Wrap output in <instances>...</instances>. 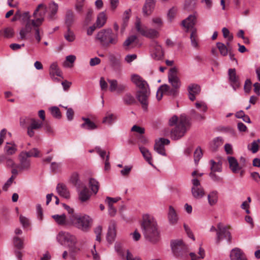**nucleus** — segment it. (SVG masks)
Masks as SVG:
<instances>
[{
	"label": "nucleus",
	"instance_id": "nucleus-1",
	"mask_svg": "<svg viewBox=\"0 0 260 260\" xmlns=\"http://www.w3.org/2000/svg\"><path fill=\"white\" fill-rule=\"evenodd\" d=\"M175 127L171 131V137L172 139L176 140L183 137L191 126L190 119L185 114H182L178 117L174 115L169 120V125Z\"/></svg>",
	"mask_w": 260,
	"mask_h": 260
},
{
	"label": "nucleus",
	"instance_id": "nucleus-2",
	"mask_svg": "<svg viewBox=\"0 0 260 260\" xmlns=\"http://www.w3.org/2000/svg\"><path fill=\"white\" fill-rule=\"evenodd\" d=\"M141 228L145 238L152 243H157L160 238V232L156 221L149 214L143 216Z\"/></svg>",
	"mask_w": 260,
	"mask_h": 260
},
{
	"label": "nucleus",
	"instance_id": "nucleus-3",
	"mask_svg": "<svg viewBox=\"0 0 260 260\" xmlns=\"http://www.w3.org/2000/svg\"><path fill=\"white\" fill-rule=\"evenodd\" d=\"M165 63L167 66L172 67L169 71L168 76L169 82L173 88H171L169 85L164 84V94L175 96L177 93V89L180 86L179 79L177 76L178 69L176 66H174V61L173 60L167 59L165 60Z\"/></svg>",
	"mask_w": 260,
	"mask_h": 260
},
{
	"label": "nucleus",
	"instance_id": "nucleus-4",
	"mask_svg": "<svg viewBox=\"0 0 260 260\" xmlns=\"http://www.w3.org/2000/svg\"><path fill=\"white\" fill-rule=\"evenodd\" d=\"M132 81L139 88V90L137 93V97L138 100L141 104L143 109L146 110L148 106V98L150 94L147 83L137 75H134L132 76Z\"/></svg>",
	"mask_w": 260,
	"mask_h": 260
},
{
	"label": "nucleus",
	"instance_id": "nucleus-5",
	"mask_svg": "<svg viewBox=\"0 0 260 260\" xmlns=\"http://www.w3.org/2000/svg\"><path fill=\"white\" fill-rule=\"evenodd\" d=\"M57 239L61 245H66L69 247L70 256L72 259H75V254L80 250V248L76 246V237L69 233L60 232L57 235Z\"/></svg>",
	"mask_w": 260,
	"mask_h": 260
},
{
	"label": "nucleus",
	"instance_id": "nucleus-6",
	"mask_svg": "<svg viewBox=\"0 0 260 260\" xmlns=\"http://www.w3.org/2000/svg\"><path fill=\"white\" fill-rule=\"evenodd\" d=\"M95 39L104 48H108L111 45H116L118 41L117 35L114 34L111 29L101 30L97 34Z\"/></svg>",
	"mask_w": 260,
	"mask_h": 260
},
{
	"label": "nucleus",
	"instance_id": "nucleus-7",
	"mask_svg": "<svg viewBox=\"0 0 260 260\" xmlns=\"http://www.w3.org/2000/svg\"><path fill=\"white\" fill-rule=\"evenodd\" d=\"M71 222L78 229L87 232L91 227L92 220L87 215H73L71 217Z\"/></svg>",
	"mask_w": 260,
	"mask_h": 260
},
{
	"label": "nucleus",
	"instance_id": "nucleus-8",
	"mask_svg": "<svg viewBox=\"0 0 260 260\" xmlns=\"http://www.w3.org/2000/svg\"><path fill=\"white\" fill-rule=\"evenodd\" d=\"M170 245L172 252L176 256L182 258L187 257L188 253V248L182 240H172L170 242Z\"/></svg>",
	"mask_w": 260,
	"mask_h": 260
},
{
	"label": "nucleus",
	"instance_id": "nucleus-9",
	"mask_svg": "<svg viewBox=\"0 0 260 260\" xmlns=\"http://www.w3.org/2000/svg\"><path fill=\"white\" fill-rule=\"evenodd\" d=\"M47 8L43 4H39L34 11L32 16L29 13L28 23L42 25L45 20Z\"/></svg>",
	"mask_w": 260,
	"mask_h": 260
},
{
	"label": "nucleus",
	"instance_id": "nucleus-10",
	"mask_svg": "<svg viewBox=\"0 0 260 260\" xmlns=\"http://www.w3.org/2000/svg\"><path fill=\"white\" fill-rule=\"evenodd\" d=\"M210 232H216V243L219 244L223 239H227L229 243L231 242V235L228 228L224 226L221 223H218L217 228L212 226L210 230Z\"/></svg>",
	"mask_w": 260,
	"mask_h": 260
},
{
	"label": "nucleus",
	"instance_id": "nucleus-11",
	"mask_svg": "<svg viewBox=\"0 0 260 260\" xmlns=\"http://www.w3.org/2000/svg\"><path fill=\"white\" fill-rule=\"evenodd\" d=\"M40 26L41 25L27 23L25 26L22 27L20 30V39H26V36L27 34L30 33L32 31H34L35 38L37 41L38 43H39L41 40L40 36Z\"/></svg>",
	"mask_w": 260,
	"mask_h": 260
},
{
	"label": "nucleus",
	"instance_id": "nucleus-12",
	"mask_svg": "<svg viewBox=\"0 0 260 260\" xmlns=\"http://www.w3.org/2000/svg\"><path fill=\"white\" fill-rule=\"evenodd\" d=\"M135 27L137 31L142 36L145 37L154 39L158 37L159 33L155 29L149 28L141 23L140 19L137 18L135 23Z\"/></svg>",
	"mask_w": 260,
	"mask_h": 260
},
{
	"label": "nucleus",
	"instance_id": "nucleus-13",
	"mask_svg": "<svg viewBox=\"0 0 260 260\" xmlns=\"http://www.w3.org/2000/svg\"><path fill=\"white\" fill-rule=\"evenodd\" d=\"M192 186L191 187V193L192 196L196 199H200L205 195V191L201 186L200 181L197 178H193L191 180Z\"/></svg>",
	"mask_w": 260,
	"mask_h": 260
},
{
	"label": "nucleus",
	"instance_id": "nucleus-14",
	"mask_svg": "<svg viewBox=\"0 0 260 260\" xmlns=\"http://www.w3.org/2000/svg\"><path fill=\"white\" fill-rule=\"evenodd\" d=\"M108 82L110 85L109 90L111 92H116L118 94H121L126 89L127 86L125 84L118 83L116 80L108 79Z\"/></svg>",
	"mask_w": 260,
	"mask_h": 260
},
{
	"label": "nucleus",
	"instance_id": "nucleus-15",
	"mask_svg": "<svg viewBox=\"0 0 260 260\" xmlns=\"http://www.w3.org/2000/svg\"><path fill=\"white\" fill-rule=\"evenodd\" d=\"M229 80L231 85L235 90L240 86L239 76L237 75L235 69H230L228 70Z\"/></svg>",
	"mask_w": 260,
	"mask_h": 260
},
{
	"label": "nucleus",
	"instance_id": "nucleus-16",
	"mask_svg": "<svg viewBox=\"0 0 260 260\" xmlns=\"http://www.w3.org/2000/svg\"><path fill=\"white\" fill-rule=\"evenodd\" d=\"M20 163L17 168L20 172L28 170L30 166V159L24 154L21 152L20 154Z\"/></svg>",
	"mask_w": 260,
	"mask_h": 260
},
{
	"label": "nucleus",
	"instance_id": "nucleus-17",
	"mask_svg": "<svg viewBox=\"0 0 260 260\" xmlns=\"http://www.w3.org/2000/svg\"><path fill=\"white\" fill-rule=\"evenodd\" d=\"M43 125L42 122H40L35 119H31L29 125L27 127V135L32 137L35 135V131L40 129Z\"/></svg>",
	"mask_w": 260,
	"mask_h": 260
},
{
	"label": "nucleus",
	"instance_id": "nucleus-18",
	"mask_svg": "<svg viewBox=\"0 0 260 260\" xmlns=\"http://www.w3.org/2000/svg\"><path fill=\"white\" fill-rule=\"evenodd\" d=\"M116 236V223L114 220L110 222L107 235V241L111 244L114 241Z\"/></svg>",
	"mask_w": 260,
	"mask_h": 260
},
{
	"label": "nucleus",
	"instance_id": "nucleus-19",
	"mask_svg": "<svg viewBox=\"0 0 260 260\" xmlns=\"http://www.w3.org/2000/svg\"><path fill=\"white\" fill-rule=\"evenodd\" d=\"M20 19L22 23L24 25V26H25L26 24L29 21V12H22L19 10H17L12 19V21L14 22Z\"/></svg>",
	"mask_w": 260,
	"mask_h": 260
},
{
	"label": "nucleus",
	"instance_id": "nucleus-20",
	"mask_svg": "<svg viewBox=\"0 0 260 260\" xmlns=\"http://www.w3.org/2000/svg\"><path fill=\"white\" fill-rule=\"evenodd\" d=\"M167 218L171 225H175L178 223L179 220L178 215L174 207L172 206H170L169 207Z\"/></svg>",
	"mask_w": 260,
	"mask_h": 260
},
{
	"label": "nucleus",
	"instance_id": "nucleus-21",
	"mask_svg": "<svg viewBox=\"0 0 260 260\" xmlns=\"http://www.w3.org/2000/svg\"><path fill=\"white\" fill-rule=\"evenodd\" d=\"M187 90L189 99L193 101L196 100V96L200 93L201 88L198 84H191L188 86Z\"/></svg>",
	"mask_w": 260,
	"mask_h": 260
},
{
	"label": "nucleus",
	"instance_id": "nucleus-22",
	"mask_svg": "<svg viewBox=\"0 0 260 260\" xmlns=\"http://www.w3.org/2000/svg\"><path fill=\"white\" fill-rule=\"evenodd\" d=\"M196 22V17L194 15H190L187 18L182 21V25L186 28L187 31L190 29L191 31L196 29L194 26Z\"/></svg>",
	"mask_w": 260,
	"mask_h": 260
},
{
	"label": "nucleus",
	"instance_id": "nucleus-23",
	"mask_svg": "<svg viewBox=\"0 0 260 260\" xmlns=\"http://www.w3.org/2000/svg\"><path fill=\"white\" fill-rule=\"evenodd\" d=\"M155 0H146L143 7V13L144 16H148L153 12L155 6Z\"/></svg>",
	"mask_w": 260,
	"mask_h": 260
},
{
	"label": "nucleus",
	"instance_id": "nucleus-24",
	"mask_svg": "<svg viewBox=\"0 0 260 260\" xmlns=\"http://www.w3.org/2000/svg\"><path fill=\"white\" fill-rule=\"evenodd\" d=\"M230 256L231 260H248L245 253L238 248L233 249Z\"/></svg>",
	"mask_w": 260,
	"mask_h": 260
},
{
	"label": "nucleus",
	"instance_id": "nucleus-25",
	"mask_svg": "<svg viewBox=\"0 0 260 260\" xmlns=\"http://www.w3.org/2000/svg\"><path fill=\"white\" fill-rule=\"evenodd\" d=\"M77 189L79 190V198L81 202H85L89 199L90 197V192L85 184L80 186V188Z\"/></svg>",
	"mask_w": 260,
	"mask_h": 260
},
{
	"label": "nucleus",
	"instance_id": "nucleus-26",
	"mask_svg": "<svg viewBox=\"0 0 260 260\" xmlns=\"http://www.w3.org/2000/svg\"><path fill=\"white\" fill-rule=\"evenodd\" d=\"M109 59L113 69L116 72H120L122 69L121 59L114 54H110L109 56Z\"/></svg>",
	"mask_w": 260,
	"mask_h": 260
},
{
	"label": "nucleus",
	"instance_id": "nucleus-27",
	"mask_svg": "<svg viewBox=\"0 0 260 260\" xmlns=\"http://www.w3.org/2000/svg\"><path fill=\"white\" fill-rule=\"evenodd\" d=\"M56 190L58 194L61 197L66 199L70 198V191L64 184L62 183H58L56 186Z\"/></svg>",
	"mask_w": 260,
	"mask_h": 260
},
{
	"label": "nucleus",
	"instance_id": "nucleus-28",
	"mask_svg": "<svg viewBox=\"0 0 260 260\" xmlns=\"http://www.w3.org/2000/svg\"><path fill=\"white\" fill-rule=\"evenodd\" d=\"M154 50L152 53V57L155 60H161L162 56V48L158 42H154L153 43Z\"/></svg>",
	"mask_w": 260,
	"mask_h": 260
},
{
	"label": "nucleus",
	"instance_id": "nucleus-29",
	"mask_svg": "<svg viewBox=\"0 0 260 260\" xmlns=\"http://www.w3.org/2000/svg\"><path fill=\"white\" fill-rule=\"evenodd\" d=\"M58 6L55 2H52L49 5L48 19L54 20L57 19L56 13L58 11Z\"/></svg>",
	"mask_w": 260,
	"mask_h": 260
},
{
	"label": "nucleus",
	"instance_id": "nucleus-30",
	"mask_svg": "<svg viewBox=\"0 0 260 260\" xmlns=\"http://www.w3.org/2000/svg\"><path fill=\"white\" fill-rule=\"evenodd\" d=\"M228 160L229 163L230 168L233 173H237L242 169V166L239 165L237 159L234 157L229 156Z\"/></svg>",
	"mask_w": 260,
	"mask_h": 260
},
{
	"label": "nucleus",
	"instance_id": "nucleus-31",
	"mask_svg": "<svg viewBox=\"0 0 260 260\" xmlns=\"http://www.w3.org/2000/svg\"><path fill=\"white\" fill-rule=\"evenodd\" d=\"M82 119L84 121V122L81 125V128L88 131H92L97 128V125L89 118L82 117Z\"/></svg>",
	"mask_w": 260,
	"mask_h": 260
},
{
	"label": "nucleus",
	"instance_id": "nucleus-32",
	"mask_svg": "<svg viewBox=\"0 0 260 260\" xmlns=\"http://www.w3.org/2000/svg\"><path fill=\"white\" fill-rule=\"evenodd\" d=\"M139 40L136 35L129 36L123 43V46L125 49H128L130 46L134 47L138 43Z\"/></svg>",
	"mask_w": 260,
	"mask_h": 260
},
{
	"label": "nucleus",
	"instance_id": "nucleus-33",
	"mask_svg": "<svg viewBox=\"0 0 260 260\" xmlns=\"http://www.w3.org/2000/svg\"><path fill=\"white\" fill-rule=\"evenodd\" d=\"M62 73L58 67L57 62H54L52 63L49 68V75L50 77L57 76L58 77H61Z\"/></svg>",
	"mask_w": 260,
	"mask_h": 260
},
{
	"label": "nucleus",
	"instance_id": "nucleus-34",
	"mask_svg": "<svg viewBox=\"0 0 260 260\" xmlns=\"http://www.w3.org/2000/svg\"><path fill=\"white\" fill-rule=\"evenodd\" d=\"M75 20V14L73 11L68 10L66 12L65 16V24L67 27H71Z\"/></svg>",
	"mask_w": 260,
	"mask_h": 260
},
{
	"label": "nucleus",
	"instance_id": "nucleus-35",
	"mask_svg": "<svg viewBox=\"0 0 260 260\" xmlns=\"http://www.w3.org/2000/svg\"><path fill=\"white\" fill-rule=\"evenodd\" d=\"M14 34V29L11 27H6L0 30V37H3L6 39L13 38Z\"/></svg>",
	"mask_w": 260,
	"mask_h": 260
},
{
	"label": "nucleus",
	"instance_id": "nucleus-36",
	"mask_svg": "<svg viewBox=\"0 0 260 260\" xmlns=\"http://www.w3.org/2000/svg\"><path fill=\"white\" fill-rule=\"evenodd\" d=\"M139 149L145 159L152 166L151 162V154L149 150L143 146H140Z\"/></svg>",
	"mask_w": 260,
	"mask_h": 260
},
{
	"label": "nucleus",
	"instance_id": "nucleus-37",
	"mask_svg": "<svg viewBox=\"0 0 260 260\" xmlns=\"http://www.w3.org/2000/svg\"><path fill=\"white\" fill-rule=\"evenodd\" d=\"M116 119V116L110 112H107L103 118L102 123L104 124L111 125Z\"/></svg>",
	"mask_w": 260,
	"mask_h": 260
},
{
	"label": "nucleus",
	"instance_id": "nucleus-38",
	"mask_svg": "<svg viewBox=\"0 0 260 260\" xmlns=\"http://www.w3.org/2000/svg\"><path fill=\"white\" fill-rule=\"evenodd\" d=\"M208 203L210 206L215 205L218 201V192L216 190L210 192L208 195Z\"/></svg>",
	"mask_w": 260,
	"mask_h": 260
},
{
	"label": "nucleus",
	"instance_id": "nucleus-39",
	"mask_svg": "<svg viewBox=\"0 0 260 260\" xmlns=\"http://www.w3.org/2000/svg\"><path fill=\"white\" fill-rule=\"evenodd\" d=\"M70 181L77 188H80V186L84 184L79 180V175L77 173H74L72 175Z\"/></svg>",
	"mask_w": 260,
	"mask_h": 260
},
{
	"label": "nucleus",
	"instance_id": "nucleus-40",
	"mask_svg": "<svg viewBox=\"0 0 260 260\" xmlns=\"http://www.w3.org/2000/svg\"><path fill=\"white\" fill-rule=\"evenodd\" d=\"M190 39L192 46L196 48H199V39L196 29H193V30H192Z\"/></svg>",
	"mask_w": 260,
	"mask_h": 260
},
{
	"label": "nucleus",
	"instance_id": "nucleus-41",
	"mask_svg": "<svg viewBox=\"0 0 260 260\" xmlns=\"http://www.w3.org/2000/svg\"><path fill=\"white\" fill-rule=\"evenodd\" d=\"M89 186L91 191L96 194L99 190L100 184L99 182L94 178H90L89 180Z\"/></svg>",
	"mask_w": 260,
	"mask_h": 260
},
{
	"label": "nucleus",
	"instance_id": "nucleus-42",
	"mask_svg": "<svg viewBox=\"0 0 260 260\" xmlns=\"http://www.w3.org/2000/svg\"><path fill=\"white\" fill-rule=\"evenodd\" d=\"M211 164V172H221L222 171V163L220 161L215 162L213 160L210 161Z\"/></svg>",
	"mask_w": 260,
	"mask_h": 260
},
{
	"label": "nucleus",
	"instance_id": "nucleus-43",
	"mask_svg": "<svg viewBox=\"0 0 260 260\" xmlns=\"http://www.w3.org/2000/svg\"><path fill=\"white\" fill-rule=\"evenodd\" d=\"M106 16L104 12H101L98 16L95 25L98 28L102 27L106 23Z\"/></svg>",
	"mask_w": 260,
	"mask_h": 260
},
{
	"label": "nucleus",
	"instance_id": "nucleus-44",
	"mask_svg": "<svg viewBox=\"0 0 260 260\" xmlns=\"http://www.w3.org/2000/svg\"><path fill=\"white\" fill-rule=\"evenodd\" d=\"M17 150L16 145L13 143H7L5 147V151L7 154L12 155Z\"/></svg>",
	"mask_w": 260,
	"mask_h": 260
},
{
	"label": "nucleus",
	"instance_id": "nucleus-45",
	"mask_svg": "<svg viewBox=\"0 0 260 260\" xmlns=\"http://www.w3.org/2000/svg\"><path fill=\"white\" fill-rule=\"evenodd\" d=\"M154 150L158 154H162V138H159L155 140Z\"/></svg>",
	"mask_w": 260,
	"mask_h": 260
},
{
	"label": "nucleus",
	"instance_id": "nucleus-46",
	"mask_svg": "<svg viewBox=\"0 0 260 260\" xmlns=\"http://www.w3.org/2000/svg\"><path fill=\"white\" fill-rule=\"evenodd\" d=\"M64 37L69 42H72L75 40V35L71 27H67V31L64 34Z\"/></svg>",
	"mask_w": 260,
	"mask_h": 260
},
{
	"label": "nucleus",
	"instance_id": "nucleus-47",
	"mask_svg": "<svg viewBox=\"0 0 260 260\" xmlns=\"http://www.w3.org/2000/svg\"><path fill=\"white\" fill-rule=\"evenodd\" d=\"M52 218L59 225H65L67 222L66 216L64 214L54 215L52 216Z\"/></svg>",
	"mask_w": 260,
	"mask_h": 260
},
{
	"label": "nucleus",
	"instance_id": "nucleus-48",
	"mask_svg": "<svg viewBox=\"0 0 260 260\" xmlns=\"http://www.w3.org/2000/svg\"><path fill=\"white\" fill-rule=\"evenodd\" d=\"M223 141L221 137H218L213 139L211 144L212 149L213 150H216L219 146L223 144Z\"/></svg>",
	"mask_w": 260,
	"mask_h": 260
},
{
	"label": "nucleus",
	"instance_id": "nucleus-49",
	"mask_svg": "<svg viewBox=\"0 0 260 260\" xmlns=\"http://www.w3.org/2000/svg\"><path fill=\"white\" fill-rule=\"evenodd\" d=\"M216 46L221 55L224 56L227 55L229 50L225 45L222 43L217 42L216 43Z\"/></svg>",
	"mask_w": 260,
	"mask_h": 260
},
{
	"label": "nucleus",
	"instance_id": "nucleus-50",
	"mask_svg": "<svg viewBox=\"0 0 260 260\" xmlns=\"http://www.w3.org/2000/svg\"><path fill=\"white\" fill-rule=\"evenodd\" d=\"M198 254L200 255V256H197L195 253L190 252L189 253V255L190 256V257L191 258V260H201V259L204 258V257L205 256L204 250L202 248L200 247Z\"/></svg>",
	"mask_w": 260,
	"mask_h": 260
},
{
	"label": "nucleus",
	"instance_id": "nucleus-51",
	"mask_svg": "<svg viewBox=\"0 0 260 260\" xmlns=\"http://www.w3.org/2000/svg\"><path fill=\"white\" fill-rule=\"evenodd\" d=\"M28 158L30 157H38L40 156V151L37 148H33L27 152H22Z\"/></svg>",
	"mask_w": 260,
	"mask_h": 260
},
{
	"label": "nucleus",
	"instance_id": "nucleus-52",
	"mask_svg": "<svg viewBox=\"0 0 260 260\" xmlns=\"http://www.w3.org/2000/svg\"><path fill=\"white\" fill-rule=\"evenodd\" d=\"M75 60L76 56L75 55H70L67 56L66 60L63 63V66L65 67H72L73 66L72 64L74 62Z\"/></svg>",
	"mask_w": 260,
	"mask_h": 260
},
{
	"label": "nucleus",
	"instance_id": "nucleus-53",
	"mask_svg": "<svg viewBox=\"0 0 260 260\" xmlns=\"http://www.w3.org/2000/svg\"><path fill=\"white\" fill-rule=\"evenodd\" d=\"M123 101L126 105H132L136 103L135 98L130 93H126L123 97Z\"/></svg>",
	"mask_w": 260,
	"mask_h": 260
},
{
	"label": "nucleus",
	"instance_id": "nucleus-54",
	"mask_svg": "<svg viewBox=\"0 0 260 260\" xmlns=\"http://www.w3.org/2000/svg\"><path fill=\"white\" fill-rule=\"evenodd\" d=\"M14 246L18 250L23 248V240L18 237H15L13 239Z\"/></svg>",
	"mask_w": 260,
	"mask_h": 260
},
{
	"label": "nucleus",
	"instance_id": "nucleus-55",
	"mask_svg": "<svg viewBox=\"0 0 260 260\" xmlns=\"http://www.w3.org/2000/svg\"><path fill=\"white\" fill-rule=\"evenodd\" d=\"M93 11L92 9L89 8L87 10V12L86 14L85 20L84 21V24L85 25H88L90 22L91 21L92 19V15H93Z\"/></svg>",
	"mask_w": 260,
	"mask_h": 260
},
{
	"label": "nucleus",
	"instance_id": "nucleus-56",
	"mask_svg": "<svg viewBox=\"0 0 260 260\" xmlns=\"http://www.w3.org/2000/svg\"><path fill=\"white\" fill-rule=\"evenodd\" d=\"M260 143V139L253 141L251 143V148H248V149L251 151L253 153L257 152L258 150L259 144Z\"/></svg>",
	"mask_w": 260,
	"mask_h": 260
},
{
	"label": "nucleus",
	"instance_id": "nucleus-57",
	"mask_svg": "<svg viewBox=\"0 0 260 260\" xmlns=\"http://www.w3.org/2000/svg\"><path fill=\"white\" fill-rule=\"evenodd\" d=\"M203 153L200 147H198L194 152V160L195 163L197 164L200 158L202 157Z\"/></svg>",
	"mask_w": 260,
	"mask_h": 260
},
{
	"label": "nucleus",
	"instance_id": "nucleus-58",
	"mask_svg": "<svg viewBox=\"0 0 260 260\" xmlns=\"http://www.w3.org/2000/svg\"><path fill=\"white\" fill-rule=\"evenodd\" d=\"M115 248L118 254L122 258H125L126 253L123 251L121 244L120 243H116L115 245Z\"/></svg>",
	"mask_w": 260,
	"mask_h": 260
},
{
	"label": "nucleus",
	"instance_id": "nucleus-59",
	"mask_svg": "<svg viewBox=\"0 0 260 260\" xmlns=\"http://www.w3.org/2000/svg\"><path fill=\"white\" fill-rule=\"evenodd\" d=\"M50 111L52 116L56 118H60L61 117L60 111L57 107H53L50 108Z\"/></svg>",
	"mask_w": 260,
	"mask_h": 260
},
{
	"label": "nucleus",
	"instance_id": "nucleus-60",
	"mask_svg": "<svg viewBox=\"0 0 260 260\" xmlns=\"http://www.w3.org/2000/svg\"><path fill=\"white\" fill-rule=\"evenodd\" d=\"M209 176L211 179L216 182L223 183V180L222 177L215 174V172H210L209 173Z\"/></svg>",
	"mask_w": 260,
	"mask_h": 260
},
{
	"label": "nucleus",
	"instance_id": "nucleus-61",
	"mask_svg": "<svg viewBox=\"0 0 260 260\" xmlns=\"http://www.w3.org/2000/svg\"><path fill=\"white\" fill-rule=\"evenodd\" d=\"M149 143L148 139L143 135H140L138 137V144L139 146L142 145H147Z\"/></svg>",
	"mask_w": 260,
	"mask_h": 260
},
{
	"label": "nucleus",
	"instance_id": "nucleus-62",
	"mask_svg": "<svg viewBox=\"0 0 260 260\" xmlns=\"http://www.w3.org/2000/svg\"><path fill=\"white\" fill-rule=\"evenodd\" d=\"M19 220L23 228H27L30 225V223L29 220L22 215H20Z\"/></svg>",
	"mask_w": 260,
	"mask_h": 260
},
{
	"label": "nucleus",
	"instance_id": "nucleus-63",
	"mask_svg": "<svg viewBox=\"0 0 260 260\" xmlns=\"http://www.w3.org/2000/svg\"><path fill=\"white\" fill-rule=\"evenodd\" d=\"M222 32L223 33V36L224 38H228L229 41H232L233 39V36L230 35V31L226 27H223L222 29Z\"/></svg>",
	"mask_w": 260,
	"mask_h": 260
},
{
	"label": "nucleus",
	"instance_id": "nucleus-64",
	"mask_svg": "<svg viewBox=\"0 0 260 260\" xmlns=\"http://www.w3.org/2000/svg\"><path fill=\"white\" fill-rule=\"evenodd\" d=\"M195 106L197 109L200 110V111L205 112L207 111V107L204 102H197L196 103Z\"/></svg>",
	"mask_w": 260,
	"mask_h": 260
}]
</instances>
